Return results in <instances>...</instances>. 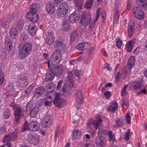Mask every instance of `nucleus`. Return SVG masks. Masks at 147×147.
Here are the masks:
<instances>
[{
  "label": "nucleus",
  "instance_id": "23",
  "mask_svg": "<svg viewBox=\"0 0 147 147\" xmlns=\"http://www.w3.org/2000/svg\"><path fill=\"white\" fill-rule=\"evenodd\" d=\"M91 18L90 13L89 12L86 13L83 15V24L86 26L89 24L90 23V20Z\"/></svg>",
  "mask_w": 147,
  "mask_h": 147
},
{
  "label": "nucleus",
  "instance_id": "63",
  "mask_svg": "<svg viewBox=\"0 0 147 147\" xmlns=\"http://www.w3.org/2000/svg\"><path fill=\"white\" fill-rule=\"evenodd\" d=\"M30 104H28L26 107V113L28 114H29L30 110L32 109L31 107H30Z\"/></svg>",
  "mask_w": 147,
  "mask_h": 147
},
{
  "label": "nucleus",
  "instance_id": "47",
  "mask_svg": "<svg viewBox=\"0 0 147 147\" xmlns=\"http://www.w3.org/2000/svg\"><path fill=\"white\" fill-rule=\"evenodd\" d=\"M130 129H128L126 131L125 133V136L124 137V139L126 141H127L129 139L130 137Z\"/></svg>",
  "mask_w": 147,
  "mask_h": 147
},
{
  "label": "nucleus",
  "instance_id": "5",
  "mask_svg": "<svg viewBox=\"0 0 147 147\" xmlns=\"http://www.w3.org/2000/svg\"><path fill=\"white\" fill-rule=\"evenodd\" d=\"M60 53L55 51L51 55V61L53 65H57L60 62L62 59V56Z\"/></svg>",
  "mask_w": 147,
  "mask_h": 147
},
{
  "label": "nucleus",
  "instance_id": "3",
  "mask_svg": "<svg viewBox=\"0 0 147 147\" xmlns=\"http://www.w3.org/2000/svg\"><path fill=\"white\" fill-rule=\"evenodd\" d=\"M68 5L67 4L62 3L57 9V16L59 18H66V15L68 11Z\"/></svg>",
  "mask_w": 147,
  "mask_h": 147
},
{
  "label": "nucleus",
  "instance_id": "53",
  "mask_svg": "<svg viewBox=\"0 0 147 147\" xmlns=\"http://www.w3.org/2000/svg\"><path fill=\"white\" fill-rule=\"evenodd\" d=\"M63 82V80H60L58 82L56 88V90H59V91H60L61 90H62L61 89V86Z\"/></svg>",
  "mask_w": 147,
  "mask_h": 147
},
{
  "label": "nucleus",
  "instance_id": "55",
  "mask_svg": "<svg viewBox=\"0 0 147 147\" xmlns=\"http://www.w3.org/2000/svg\"><path fill=\"white\" fill-rule=\"evenodd\" d=\"M146 91L145 87H144L143 88L140 90V91L138 92L137 93V96H140L142 94H146Z\"/></svg>",
  "mask_w": 147,
  "mask_h": 147
},
{
  "label": "nucleus",
  "instance_id": "60",
  "mask_svg": "<svg viewBox=\"0 0 147 147\" xmlns=\"http://www.w3.org/2000/svg\"><path fill=\"white\" fill-rule=\"evenodd\" d=\"M98 132V134L99 135V136H101V135L105 133V130L104 129L100 128L99 129Z\"/></svg>",
  "mask_w": 147,
  "mask_h": 147
},
{
  "label": "nucleus",
  "instance_id": "50",
  "mask_svg": "<svg viewBox=\"0 0 147 147\" xmlns=\"http://www.w3.org/2000/svg\"><path fill=\"white\" fill-rule=\"evenodd\" d=\"M28 125L27 123H25L21 127V131L24 132L26 131L29 130Z\"/></svg>",
  "mask_w": 147,
  "mask_h": 147
},
{
  "label": "nucleus",
  "instance_id": "37",
  "mask_svg": "<svg viewBox=\"0 0 147 147\" xmlns=\"http://www.w3.org/2000/svg\"><path fill=\"white\" fill-rule=\"evenodd\" d=\"M55 75L53 72H50L47 73L46 75V77L45 78L46 81H49V80H52L55 77Z\"/></svg>",
  "mask_w": 147,
  "mask_h": 147
},
{
  "label": "nucleus",
  "instance_id": "52",
  "mask_svg": "<svg viewBox=\"0 0 147 147\" xmlns=\"http://www.w3.org/2000/svg\"><path fill=\"white\" fill-rule=\"evenodd\" d=\"M59 103L57 107L61 108L65 105V102L64 100L61 98L60 100H59Z\"/></svg>",
  "mask_w": 147,
  "mask_h": 147
},
{
  "label": "nucleus",
  "instance_id": "42",
  "mask_svg": "<svg viewBox=\"0 0 147 147\" xmlns=\"http://www.w3.org/2000/svg\"><path fill=\"white\" fill-rule=\"evenodd\" d=\"M28 34L24 33H22L20 36V40L22 41H25L28 38Z\"/></svg>",
  "mask_w": 147,
  "mask_h": 147
},
{
  "label": "nucleus",
  "instance_id": "6",
  "mask_svg": "<svg viewBox=\"0 0 147 147\" xmlns=\"http://www.w3.org/2000/svg\"><path fill=\"white\" fill-rule=\"evenodd\" d=\"M49 71L53 72L57 76L61 75L63 71V67L62 65H59L57 67H53V69H49Z\"/></svg>",
  "mask_w": 147,
  "mask_h": 147
},
{
  "label": "nucleus",
  "instance_id": "25",
  "mask_svg": "<svg viewBox=\"0 0 147 147\" xmlns=\"http://www.w3.org/2000/svg\"><path fill=\"white\" fill-rule=\"evenodd\" d=\"M136 39H134L128 42L126 44L127 50L130 52L133 49L134 45L136 42Z\"/></svg>",
  "mask_w": 147,
  "mask_h": 147
},
{
  "label": "nucleus",
  "instance_id": "45",
  "mask_svg": "<svg viewBox=\"0 0 147 147\" xmlns=\"http://www.w3.org/2000/svg\"><path fill=\"white\" fill-rule=\"evenodd\" d=\"M7 55V52L4 50H3L0 51V57L1 59H5Z\"/></svg>",
  "mask_w": 147,
  "mask_h": 147
},
{
  "label": "nucleus",
  "instance_id": "59",
  "mask_svg": "<svg viewBox=\"0 0 147 147\" xmlns=\"http://www.w3.org/2000/svg\"><path fill=\"white\" fill-rule=\"evenodd\" d=\"M52 102V99H50L49 100H47L44 102V105L45 106H50L51 105V102Z\"/></svg>",
  "mask_w": 147,
  "mask_h": 147
},
{
  "label": "nucleus",
  "instance_id": "32",
  "mask_svg": "<svg viewBox=\"0 0 147 147\" xmlns=\"http://www.w3.org/2000/svg\"><path fill=\"white\" fill-rule=\"evenodd\" d=\"M52 89H51V90H49L47 92L46 94L44 96V98L45 99H52V98L53 96H55V94L56 93L55 91H52Z\"/></svg>",
  "mask_w": 147,
  "mask_h": 147
},
{
  "label": "nucleus",
  "instance_id": "28",
  "mask_svg": "<svg viewBox=\"0 0 147 147\" xmlns=\"http://www.w3.org/2000/svg\"><path fill=\"white\" fill-rule=\"evenodd\" d=\"M76 101L79 104H82L83 102V95L81 91L78 90L76 93Z\"/></svg>",
  "mask_w": 147,
  "mask_h": 147
},
{
  "label": "nucleus",
  "instance_id": "15",
  "mask_svg": "<svg viewBox=\"0 0 147 147\" xmlns=\"http://www.w3.org/2000/svg\"><path fill=\"white\" fill-rule=\"evenodd\" d=\"M37 31L36 25L34 23L30 24L28 28V32L29 34L32 36H34L36 34Z\"/></svg>",
  "mask_w": 147,
  "mask_h": 147
},
{
  "label": "nucleus",
  "instance_id": "40",
  "mask_svg": "<svg viewBox=\"0 0 147 147\" xmlns=\"http://www.w3.org/2000/svg\"><path fill=\"white\" fill-rule=\"evenodd\" d=\"M19 130L18 129H15L11 134V136L12 139H16L18 138L19 134Z\"/></svg>",
  "mask_w": 147,
  "mask_h": 147
},
{
  "label": "nucleus",
  "instance_id": "62",
  "mask_svg": "<svg viewBox=\"0 0 147 147\" xmlns=\"http://www.w3.org/2000/svg\"><path fill=\"white\" fill-rule=\"evenodd\" d=\"M104 95L106 97V99H108L111 95V93L109 91H107L104 93Z\"/></svg>",
  "mask_w": 147,
  "mask_h": 147
},
{
  "label": "nucleus",
  "instance_id": "16",
  "mask_svg": "<svg viewBox=\"0 0 147 147\" xmlns=\"http://www.w3.org/2000/svg\"><path fill=\"white\" fill-rule=\"evenodd\" d=\"M64 76L65 82L74 83V81L73 80L74 76L71 71H68L67 72L65 73Z\"/></svg>",
  "mask_w": 147,
  "mask_h": 147
},
{
  "label": "nucleus",
  "instance_id": "11",
  "mask_svg": "<svg viewBox=\"0 0 147 147\" xmlns=\"http://www.w3.org/2000/svg\"><path fill=\"white\" fill-rule=\"evenodd\" d=\"M75 5L76 6V8L81 13V18L80 21V23L82 24L83 25L82 20H83V11H82V2L81 0H76L75 2Z\"/></svg>",
  "mask_w": 147,
  "mask_h": 147
},
{
  "label": "nucleus",
  "instance_id": "10",
  "mask_svg": "<svg viewBox=\"0 0 147 147\" xmlns=\"http://www.w3.org/2000/svg\"><path fill=\"white\" fill-rule=\"evenodd\" d=\"M69 17V20L71 23H74L78 21L80 19V14L76 11H74L71 14L70 16H67Z\"/></svg>",
  "mask_w": 147,
  "mask_h": 147
},
{
  "label": "nucleus",
  "instance_id": "26",
  "mask_svg": "<svg viewBox=\"0 0 147 147\" xmlns=\"http://www.w3.org/2000/svg\"><path fill=\"white\" fill-rule=\"evenodd\" d=\"M102 121V119L99 116H98L96 117L95 120L92 121V124L96 129H97L99 128Z\"/></svg>",
  "mask_w": 147,
  "mask_h": 147
},
{
  "label": "nucleus",
  "instance_id": "39",
  "mask_svg": "<svg viewBox=\"0 0 147 147\" xmlns=\"http://www.w3.org/2000/svg\"><path fill=\"white\" fill-rule=\"evenodd\" d=\"M93 0H87L84 6V7L88 9H90L93 3Z\"/></svg>",
  "mask_w": 147,
  "mask_h": 147
},
{
  "label": "nucleus",
  "instance_id": "48",
  "mask_svg": "<svg viewBox=\"0 0 147 147\" xmlns=\"http://www.w3.org/2000/svg\"><path fill=\"white\" fill-rule=\"evenodd\" d=\"M114 16H113V20H115L118 21L119 18L120 14L118 10H117L115 12H114Z\"/></svg>",
  "mask_w": 147,
  "mask_h": 147
},
{
  "label": "nucleus",
  "instance_id": "7",
  "mask_svg": "<svg viewBox=\"0 0 147 147\" xmlns=\"http://www.w3.org/2000/svg\"><path fill=\"white\" fill-rule=\"evenodd\" d=\"M14 123L17 124L19 122L20 117L23 115V111L20 106L16 107V109L14 111Z\"/></svg>",
  "mask_w": 147,
  "mask_h": 147
},
{
  "label": "nucleus",
  "instance_id": "43",
  "mask_svg": "<svg viewBox=\"0 0 147 147\" xmlns=\"http://www.w3.org/2000/svg\"><path fill=\"white\" fill-rule=\"evenodd\" d=\"M125 119L126 123L128 124H130L131 123V117L130 113L129 112H128L125 115Z\"/></svg>",
  "mask_w": 147,
  "mask_h": 147
},
{
  "label": "nucleus",
  "instance_id": "8",
  "mask_svg": "<svg viewBox=\"0 0 147 147\" xmlns=\"http://www.w3.org/2000/svg\"><path fill=\"white\" fill-rule=\"evenodd\" d=\"M95 140L96 144L100 146H104L107 142L106 138L103 136L96 137Z\"/></svg>",
  "mask_w": 147,
  "mask_h": 147
},
{
  "label": "nucleus",
  "instance_id": "44",
  "mask_svg": "<svg viewBox=\"0 0 147 147\" xmlns=\"http://www.w3.org/2000/svg\"><path fill=\"white\" fill-rule=\"evenodd\" d=\"M123 119L119 118L116 120L115 123L118 127H121L123 126Z\"/></svg>",
  "mask_w": 147,
  "mask_h": 147
},
{
  "label": "nucleus",
  "instance_id": "27",
  "mask_svg": "<svg viewBox=\"0 0 147 147\" xmlns=\"http://www.w3.org/2000/svg\"><path fill=\"white\" fill-rule=\"evenodd\" d=\"M5 46L7 51H10L11 50L12 48V45L11 39L7 38H5Z\"/></svg>",
  "mask_w": 147,
  "mask_h": 147
},
{
  "label": "nucleus",
  "instance_id": "58",
  "mask_svg": "<svg viewBox=\"0 0 147 147\" xmlns=\"http://www.w3.org/2000/svg\"><path fill=\"white\" fill-rule=\"evenodd\" d=\"M122 74H121L120 71H118L117 73L116 76V82H119V79L121 77Z\"/></svg>",
  "mask_w": 147,
  "mask_h": 147
},
{
  "label": "nucleus",
  "instance_id": "51",
  "mask_svg": "<svg viewBox=\"0 0 147 147\" xmlns=\"http://www.w3.org/2000/svg\"><path fill=\"white\" fill-rule=\"evenodd\" d=\"M59 103L57 107L61 108L65 105V102L64 100L61 98L60 100H59Z\"/></svg>",
  "mask_w": 147,
  "mask_h": 147
},
{
  "label": "nucleus",
  "instance_id": "12",
  "mask_svg": "<svg viewBox=\"0 0 147 147\" xmlns=\"http://www.w3.org/2000/svg\"><path fill=\"white\" fill-rule=\"evenodd\" d=\"M135 23L133 21L130 22L127 28V34L129 37L131 38L134 33L135 30Z\"/></svg>",
  "mask_w": 147,
  "mask_h": 147
},
{
  "label": "nucleus",
  "instance_id": "17",
  "mask_svg": "<svg viewBox=\"0 0 147 147\" xmlns=\"http://www.w3.org/2000/svg\"><path fill=\"white\" fill-rule=\"evenodd\" d=\"M54 46L56 48V51L57 52H60L61 51H63L65 47V45H63V42L59 40L56 41Z\"/></svg>",
  "mask_w": 147,
  "mask_h": 147
},
{
  "label": "nucleus",
  "instance_id": "4",
  "mask_svg": "<svg viewBox=\"0 0 147 147\" xmlns=\"http://www.w3.org/2000/svg\"><path fill=\"white\" fill-rule=\"evenodd\" d=\"M133 13L134 17L137 19L142 20L144 17V14L142 9L136 6L133 7Z\"/></svg>",
  "mask_w": 147,
  "mask_h": 147
},
{
  "label": "nucleus",
  "instance_id": "18",
  "mask_svg": "<svg viewBox=\"0 0 147 147\" xmlns=\"http://www.w3.org/2000/svg\"><path fill=\"white\" fill-rule=\"evenodd\" d=\"M74 83H71L69 82H67L66 83L64 84L62 90L63 92H62V94L63 95L66 96L65 94V92H68L74 86Z\"/></svg>",
  "mask_w": 147,
  "mask_h": 147
},
{
  "label": "nucleus",
  "instance_id": "9",
  "mask_svg": "<svg viewBox=\"0 0 147 147\" xmlns=\"http://www.w3.org/2000/svg\"><path fill=\"white\" fill-rule=\"evenodd\" d=\"M29 130L32 131H37L40 128V124L36 121H31L28 125Z\"/></svg>",
  "mask_w": 147,
  "mask_h": 147
},
{
  "label": "nucleus",
  "instance_id": "30",
  "mask_svg": "<svg viewBox=\"0 0 147 147\" xmlns=\"http://www.w3.org/2000/svg\"><path fill=\"white\" fill-rule=\"evenodd\" d=\"M142 86L139 82H135L133 83L132 89L134 92L137 91L142 88Z\"/></svg>",
  "mask_w": 147,
  "mask_h": 147
},
{
  "label": "nucleus",
  "instance_id": "20",
  "mask_svg": "<svg viewBox=\"0 0 147 147\" xmlns=\"http://www.w3.org/2000/svg\"><path fill=\"white\" fill-rule=\"evenodd\" d=\"M18 83L20 87H24L28 85V82L26 77L22 76L18 79Z\"/></svg>",
  "mask_w": 147,
  "mask_h": 147
},
{
  "label": "nucleus",
  "instance_id": "2",
  "mask_svg": "<svg viewBox=\"0 0 147 147\" xmlns=\"http://www.w3.org/2000/svg\"><path fill=\"white\" fill-rule=\"evenodd\" d=\"M32 46L30 43L24 44L21 43L18 47L19 57L21 59L25 58L29 55L32 50Z\"/></svg>",
  "mask_w": 147,
  "mask_h": 147
},
{
  "label": "nucleus",
  "instance_id": "13",
  "mask_svg": "<svg viewBox=\"0 0 147 147\" xmlns=\"http://www.w3.org/2000/svg\"><path fill=\"white\" fill-rule=\"evenodd\" d=\"M69 22L68 16H66V18H64L62 25V29L64 31H68L70 30L71 26L70 25Z\"/></svg>",
  "mask_w": 147,
  "mask_h": 147
},
{
  "label": "nucleus",
  "instance_id": "19",
  "mask_svg": "<svg viewBox=\"0 0 147 147\" xmlns=\"http://www.w3.org/2000/svg\"><path fill=\"white\" fill-rule=\"evenodd\" d=\"M27 140L29 143L34 145H36L39 142L38 137L37 135L33 136L30 135L28 137Z\"/></svg>",
  "mask_w": 147,
  "mask_h": 147
},
{
  "label": "nucleus",
  "instance_id": "34",
  "mask_svg": "<svg viewBox=\"0 0 147 147\" xmlns=\"http://www.w3.org/2000/svg\"><path fill=\"white\" fill-rule=\"evenodd\" d=\"M44 90V88L42 86L39 87L35 90L34 96H41L43 94Z\"/></svg>",
  "mask_w": 147,
  "mask_h": 147
},
{
  "label": "nucleus",
  "instance_id": "1",
  "mask_svg": "<svg viewBox=\"0 0 147 147\" xmlns=\"http://www.w3.org/2000/svg\"><path fill=\"white\" fill-rule=\"evenodd\" d=\"M39 9V5L38 4H32L29 7V11L26 13L27 18L32 22H37L39 20L38 14L37 12Z\"/></svg>",
  "mask_w": 147,
  "mask_h": 147
},
{
  "label": "nucleus",
  "instance_id": "36",
  "mask_svg": "<svg viewBox=\"0 0 147 147\" xmlns=\"http://www.w3.org/2000/svg\"><path fill=\"white\" fill-rule=\"evenodd\" d=\"M39 113V109L37 107H34L30 110V116L31 117H34Z\"/></svg>",
  "mask_w": 147,
  "mask_h": 147
},
{
  "label": "nucleus",
  "instance_id": "61",
  "mask_svg": "<svg viewBox=\"0 0 147 147\" xmlns=\"http://www.w3.org/2000/svg\"><path fill=\"white\" fill-rule=\"evenodd\" d=\"M126 67L124 71L126 74L129 75L131 72V69L132 68H129V67Z\"/></svg>",
  "mask_w": 147,
  "mask_h": 147
},
{
  "label": "nucleus",
  "instance_id": "54",
  "mask_svg": "<svg viewBox=\"0 0 147 147\" xmlns=\"http://www.w3.org/2000/svg\"><path fill=\"white\" fill-rule=\"evenodd\" d=\"M4 80V74L0 69V85L2 84Z\"/></svg>",
  "mask_w": 147,
  "mask_h": 147
},
{
  "label": "nucleus",
  "instance_id": "35",
  "mask_svg": "<svg viewBox=\"0 0 147 147\" xmlns=\"http://www.w3.org/2000/svg\"><path fill=\"white\" fill-rule=\"evenodd\" d=\"M81 131L78 130H74L72 132V138L73 139H79L81 135Z\"/></svg>",
  "mask_w": 147,
  "mask_h": 147
},
{
  "label": "nucleus",
  "instance_id": "64",
  "mask_svg": "<svg viewBox=\"0 0 147 147\" xmlns=\"http://www.w3.org/2000/svg\"><path fill=\"white\" fill-rule=\"evenodd\" d=\"M99 16V10L98 9H97L96 12V17L95 19L94 20V22H95L98 19Z\"/></svg>",
  "mask_w": 147,
  "mask_h": 147
},
{
  "label": "nucleus",
  "instance_id": "22",
  "mask_svg": "<svg viewBox=\"0 0 147 147\" xmlns=\"http://www.w3.org/2000/svg\"><path fill=\"white\" fill-rule=\"evenodd\" d=\"M136 3L139 7L147 10V0H136Z\"/></svg>",
  "mask_w": 147,
  "mask_h": 147
},
{
  "label": "nucleus",
  "instance_id": "49",
  "mask_svg": "<svg viewBox=\"0 0 147 147\" xmlns=\"http://www.w3.org/2000/svg\"><path fill=\"white\" fill-rule=\"evenodd\" d=\"M16 26L19 30L21 29L23 26V22L21 20H18L16 22Z\"/></svg>",
  "mask_w": 147,
  "mask_h": 147
},
{
  "label": "nucleus",
  "instance_id": "46",
  "mask_svg": "<svg viewBox=\"0 0 147 147\" xmlns=\"http://www.w3.org/2000/svg\"><path fill=\"white\" fill-rule=\"evenodd\" d=\"M115 39L116 40V45L118 49H119L121 46L122 43V41L119 39L116 38Z\"/></svg>",
  "mask_w": 147,
  "mask_h": 147
},
{
  "label": "nucleus",
  "instance_id": "56",
  "mask_svg": "<svg viewBox=\"0 0 147 147\" xmlns=\"http://www.w3.org/2000/svg\"><path fill=\"white\" fill-rule=\"evenodd\" d=\"M12 138L11 136L9 135L6 136L3 139V142H9L11 140Z\"/></svg>",
  "mask_w": 147,
  "mask_h": 147
},
{
  "label": "nucleus",
  "instance_id": "41",
  "mask_svg": "<svg viewBox=\"0 0 147 147\" xmlns=\"http://www.w3.org/2000/svg\"><path fill=\"white\" fill-rule=\"evenodd\" d=\"M107 134L109 136V140L114 142L115 140V139L114 134H112V131L111 130H109L108 131Z\"/></svg>",
  "mask_w": 147,
  "mask_h": 147
},
{
  "label": "nucleus",
  "instance_id": "57",
  "mask_svg": "<svg viewBox=\"0 0 147 147\" xmlns=\"http://www.w3.org/2000/svg\"><path fill=\"white\" fill-rule=\"evenodd\" d=\"M10 113L8 111H4L3 116L5 119L8 118L10 116Z\"/></svg>",
  "mask_w": 147,
  "mask_h": 147
},
{
  "label": "nucleus",
  "instance_id": "24",
  "mask_svg": "<svg viewBox=\"0 0 147 147\" xmlns=\"http://www.w3.org/2000/svg\"><path fill=\"white\" fill-rule=\"evenodd\" d=\"M118 107V103L115 101L108 107L107 110L109 112L114 113L117 109Z\"/></svg>",
  "mask_w": 147,
  "mask_h": 147
},
{
  "label": "nucleus",
  "instance_id": "38",
  "mask_svg": "<svg viewBox=\"0 0 147 147\" xmlns=\"http://www.w3.org/2000/svg\"><path fill=\"white\" fill-rule=\"evenodd\" d=\"M60 94L59 93H57L55 94V98L53 100V103L54 105H56V106L58 105L59 103V100H60Z\"/></svg>",
  "mask_w": 147,
  "mask_h": 147
},
{
  "label": "nucleus",
  "instance_id": "14",
  "mask_svg": "<svg viewBox=\"0 0 147 147\" xmlns=\"http://www.w3.org/2000/svg\"><path fill=\"white\" fill-rule=\"evenodd\" d=\"M53 118L52 116L47 115L42 124V126L44 128H48L51 124L53 122Z\"/></svg>",
  "mask_w": 147,
  "mask_h": 147
},
{
  "label": "nucleus",
  "instance_id": "33",
  "mask_svg": "<svg viewBox=\"0 0 147 147\" xmlns=\"http://www.w3.org/2000/svg\"><path fill=\"white\" fill-rule=\"evenodd\" d=\"M135 62V57L133 56H131L129 58L127 63V67L129 68H133Z\"/></svg>",
  "mask_w": 147,
  "mask_h": 147
},
{
  "label": "nucleus",
  "instance_id": "31",
  "mask_svg": "<svg viewBox=\"0 0 147 147\" xmlns=\"http://www.w3.org/2000/svg\"><path fill=\"white\" fill-rule=\"evenodd\" d=\"M53 31H50L48 35L47 40V43L50 45L53 43L54 40V37L52 33Z\"/></svg>",
  "mask_w": 147,
  "mask_h": 147
},
{
  "label": "nucleus",
  "instance_id": "21",
  "mask_svg": "<svg viewBox=\"0 0 147 147\" xmlns=\"http://www.w3.org/2000/svg\"><path fill=\"white\" fill-rule=\"evenodd\" d=\"M47 11L50 14H53L55 10V7L53 3H48L46 6Z\"/></svg>",
  "mask_w": 147,
  "mask_h": 147
},
{
  "label": "nucleus",
  "instance_id": "29",
  "mask_svg": "<svg viewBox=\"0 0 147 147\" xmlns=\"http://www.w3.org/2000/svg\"><path fill=\"white\" fill-rule=\"evenodd\" d=\"M9 34L11 38L12 39L16 38L18 36V30L16 28L12 27L10 29Z\"/></svg>",
  "mask_w": 147,
  "mask_h": 147
}]
</instances>
